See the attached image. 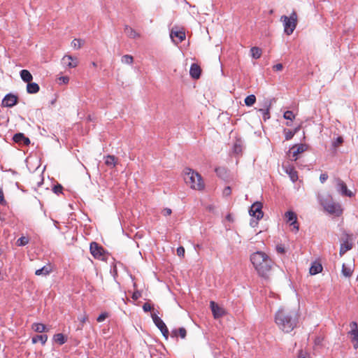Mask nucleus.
Returning a JSON list of instances; mask_svg holds the SVG:
<instances>
[{
    "label": "nucleus",
    "instance_id": "f257e3e1",
    "mask_svg": "<svg viewBox=\"0 0 358 358\" xmlns=\"http://www.w3.org/2000/svg\"><path fill=\"white\" fill-rule=\"evenodd\" d=\"M298 315L292 310L280 308L275 314V322L285 333L291 332L298 324Z\"/></svg>",
    "mask_w": 358,
    "mask_h": 358
},
{
    "label": "nucleus",
    "instance_id": "f03ea898",
    "mask_svg": "<svg viewBox=\"0 0 358 358\" xmlns=\"http://www.w3.org/2000/svg\"><path fill=\"white\" fill-rule=\"evenodd\" d=\"M250 261L259 276L268 278L273 262L266 253L260 251L254 252L250 256Z\"/></svg>",
    "mask_w": 358,
    "mask_h": 358
},
{
    "label": "nucleus",
    "instance_id": "7ed1b4c3",
    "mask_svg": "<svg viewBox=\"0 0 358 358\" xmlns=\"http://www.w3.org/2000/svg\"><path fill=\"white\" fill-rule=\"evenodd\" d=\"M184 180L192 189L201 191L205 188V183L202 176L190 168H185L183 171Z\"/></svg>",
    "mask_w": 358,
    "mask_h": 358
},
{
    "label": "nucleus",
    "instance_id": "20e7f679",
    "mask_svg": "<svg viewBox=\"0 0 358 358\" xmlns=\"http://www.w3.org/2000/svg\"><path fill=\"white\" fill-rule=\"evenodd\" d=\"M280 21L283 23L285 33L289 36L291 35L297 25V14L293 11L289 17L282 15L280 17Z\"/></svg>",
    "mask_w": 358,
    "mask_h": 358
},
{
    "label": "nucleus",
    "instance_id": "39448f33",
    "mask_svg": "<svg viewBox=\"0 0 358 358\" xmlns=\"http://www.w3.org/2000/svg\"><path fill=\"white\" fill-rule=\"evenodd\" d=\"M334 182L336 185L337 192L342 196L348 197L355 196L354 193L348 189L346 184L340 178H335Z\"/></svg>",
    "mask_w": 358,
    "mask_h": 358
},
{
    "label": "nucleus",
    "instance_id": "423d86ee",
    "mask_svg": "<svg viewBox=\"0 0 358 358\" xmlns=\"http://www.w3.org/2000/svg\"><path fill=\"white\" fill-rule=\"evenodd\" d=\"M263 204L259 201L255 202L250 207L249 210V213L250 216L256 217L257 220L262 219L264 216V213L262 211Z\"/></svg>",
    "mask_w": 358,
    "mask_h": 358
},
{
    "label": "nucleus",
    "instance_id": "0eeeda50",
    "mask_svg": "<svg viewBox=\"0 0 358 358\" xmlns=\"http://www.w3.org/2000/svg\"><path fill=\"white\" fill-rule=\"evenodd\" d=\"M90 250L92 255L99 259H103L104 256V249L102 246L96 242H92L90 246Z\"/></svg>",
    "mask_w": 358,
    "mask_h": 358
},
{
    "label": "nucleus",
    "instance_id": "6e6552de",
    "mask_svg": "<svg viewBox=\"0 0 358 358\" xmlns=\"http://www.w3.org/2000/svg\"><path fill=\"white\" fill-rule=\"evenodd\" d=\"M322 206L325 210H327L330 214L338 213L339 211H341V206L338 203H336L334 201H324L322 202Z\"/></svg>",
    "mask_w": 358,
    "mask_h": 358
},
{
    "label": "nucleus",
    "instance_id": "1a4fd4ad",
    "mask_svg": "<svg viewBox=\"0 0 358 358\" xmlns=\"http://www.w3.org/2000/svg\"><path fill=\"white\" fill-rule=\"evenodd\" d=\"M285 217L287 219V222H289L290 225L293 227L295 229V231L297 232L299 229V224L297 223V216L296 214L293 211H287L285 213Z\"/></svg>",
    "mask_w": 358,
    "mask_h": 358
},
{
    "label": "nucleus",
    "instance_id": "9d476101",
    "mask_svg": "<svg viewBox=\"0 0 358 358\" xmlns=\"http://www.w3.org/2000/svg\"><path fill=\"white\" fill-rule=\"evenodd\" d=\"M263 108H259L258 111L262 113L264 121H266L270 119V109L271 107V101L270 100H266L263 105Z\"/></svg>",
    "mask_w": 358,
    "mask_h": 358
},
{
    "label": "nucleus",
    "instance_id": "9b49d317",
    "mask_svg": "<svg viewBox=\"0 0 358 358\" xmlns=\"http://www.w3.org/2000/svg\"><path fill=\"white\" fill-rule=\"evenodd\" d=\"M308 145L303 143L294 145L290 149V152H292V157L294 158V160L296 161L298 159L297 155L306 151L308 150Z\"/></svg>",
    "mask_w": 358,
    "mask_h": 358
},
{
    "label": "nucleus",
    "instance_id": "f8f14e48",
    "mask_svg": "<svg viewBox=\"0 0 358 358\" xmlns=\"http://www.w3.org/2000/svg\"><path fill=\"white\" fill-rule=\"evenodd\" d=\"M17 99L18 98L17 96L12 94H8L3 98L2 105L5 107L11 108L17 104Z\"/></svg>",
    "mask_w": 358,
    "mask_h": 358
},
{
    "label": "nucleus",
    "instance_id": "ddd939ff",
    "mask_svg": "<svg viewBox=\"0 0 358 358\" xmlns=\"http://www.w3.org/2000/svg\"><path fill=\"white\" fill-rule=\"evenodd\" d=\"M210 307L215 319L222 317L225 313L224 310L213 301L210 302Z\"/></svg>",
    "mask_w": 358,
    "mask_h": 358
},
{
    "label": "nucleus",
    "instance_id": "4468645a",
    "mask_svg": "<svg viewBox=\"0 0 358 358\" xmlns=\"http://www.w3.org/2000/svg\"><path fill=\"white\" fill-rule=\"evenodd\" d=\"M62 62L64 65L70 69L76 68L78 64V59L71 55H64L62 59Z\"/></svg>",
    "mask_w": 358,
    "mask_h": 358
},
{
    "label": "nucleus",
    "instance_id": "2eb2a0df",
    "mask_svg": "<svg viewBox=\"0 0 358 358\" xmlns=\"http://www.w3.org/2000/svg\"><path fill=\"white\" fill-rule=\"evenodd\" d=\"M282 168L285 172L289 175L291 180L292 182H296L298 180V174L297 171L295 170L294 167L290 164H283Z\"/></svg>",
    "mask_w": 358,
    "mask_h": 358
},
{
    "label": "nucleus",
    "instance_id": "dca6fc26",
    "mask_svg": "<svg viewBox=\"0 0 358 358\" xmlns=\"http://www.w3.org/2000/svg\"><path fill=\"white\" fill-rule=\"evenodd\" d=\"M13 140L17 143L23 144L24 145H29L30 144L29 138L26 137L22 133L15 134L13 137Z\"/></svg>",
    "mask_w": 358,
    "mask_h": 358
},
{
    "label": "nucleus",
    "instance_id": "f3484780",
    "mask_svg": "<svg viewBox=\"0 0 358 358\" xmlns=\"http://www.w3.org/2000/svg\"><path fill=\"white\" fill-rule=\"evenodd\" d=\"M159 311L156 310V312H153L151 313V317L153 320V322L157 326V327L159 330H162L167 327L165 324V323L163 322V320L159 317H158L157 314H159Z\"/></svg>",
    "mask_w": 358,
    "mask_h": 358
},
{
    "label": "nucleus",
    "instance_id": "a211bd4d",
    "mask_svg": "<svg viewBox=\"0 0 358 358\" xmlns=\"http://www.w3.org/2000/svg\"><path fill=\"white\" fill-rule=\"evenodd\" d=\"M201 68L197 64H192L190 66L189 74L194 79H199L201 76Z\"/></svg>",
    "mask_w": 358,
    "mask_h": 358
},
{
    "label": "nucleus",
    "instance_id": "6ab92c4d",
    "mask_svg": "<svg viewBox=\"0 0 358 358\" xmlns=\"http://www.w3.org/2000/svg\"><path fill=\"white\" fill-rule=\"evenodd\" d=\"M171 336L173 338H178L180 336L181 338L184 339L187 336V331L184 327L174 329L171 331Z\"/></svg>",
    "mask_w": 358,
    "mask_h": 358
},
{
    "label": "nucleus",
    "instance_id": "aec40b11",
    "mask_svg": "<svg viewBox=\"0 0 358 358\" xmlns=\"http://www.w3.org/2000/svg\"><path fill=\"white\" fill-rule=\"evenodd\" d=\"M52 270V268L51 264H47L42 267L41 268L37 269L35 271V275L46 276L51 273Z\"/></svg>",
    "mask_w": 358,
    "mask_h": 358
},
{
    "label": "nucleus",
    "instance_id": "412c9836",
    "mask_svg": "<svg viewBox=\"0 0 358 358\" xmlns=\"http://www.w3.org/2000/svg\"><path fill=\"white\" fill-rule=\"evenodd\" d=\"M124 32L130 38H137L140 37V34L128 25L124 26Z\"/></svg>",
    "mask_w": 358,
    "mask_h": 358
},
{
    "label": "nucleus",
    "instance_id": "4be33fe9",
    "mask_svg": "<svg viewBox=\"0 0 358 358\" xmlns=\"http://www.w3.org/2000/svg\"><path fill=\"white\" fill-rule=\"evenodd\" d=\"M322 271V266L320 263L314 262L309 270V273L310 275H316Z\"/></svg>",
    "mask_w": 358,
    "mask_h": 358
},
{
    "label": "nucleus",
    "instance_id": "5701e85b",
    "mask_svg": "<svg viewBox=\"0 0 358 358\" xmlns=\"http://www.w3.org/2000/svg\"><path fill=\"white\" fill-rule=\"evenodd\" d=\"M40 87L36 83H27V92L28 94H36L39 92Z\"/></svg>",
    "mask_w": 358,
    "mask_h": 358
},
{
    "label": "nucleus",
    "instance_id": "b1692460",
    "mask_svg": "<svg viewBox=\"0 0 358 358\" xmlns=\"http://www.w3.org/2000/svg\"><path fill=\"white\" fill-rule=\"evenodd\" d=\"M171 37L173 39L175 37L178 38L176 43H181L185 38V33L182 31H172Z\"/></svg>",
    "mask_w": 358,
    "mask_h": 358
},
{
    "label": "nucleus",
    "instance_id": "393cba45",
    "mask_svg": "<svg viewBox=\"0 0 358 358\" xmlns=\"http://www.w3.org/2000/svg\"><path fill=\"white\" fill-rule=\"evenodd\" d=\"M21 79L25 83H29L32 80L33 76L31 73L26 69H22L20 72Z\"/></svg>",
    "mask_w": 358,
    "mask_h": 358
},
{
    "label": "nucleus",
    "instance_id": "a878e982",
    "mask_svg": "<svg viewBox=\"0 0 358 358\" xmlns=\"http://www.w3.org/2000/svg\"><path fill=\"white\" fill-rule=\"evenodd\" d=\"M48 340V336L46 334L36 335L32 337L31 341L34 344L41 342L44 345Z\"/></svg>",
    "mask_w": 358,
    "mask_h": 358
},
{
    "label": "nucleus",
    "instance_id": "bb28decb",
    "mask_svg": "<svg viewBox=\"0 0 358 358\" xmlns=\"http://www.w3.org/2000/svg\"><path fill=\"white\" fill-rule=\"evenodd\" d=\"M105 164L108 166L115 167L117 164V158L114 155H107L105 157Z\"/></svg>",
    "mask_w": 358,
    "mask_h": 358
},
{
    "label": "nucleus",
    "instance_id": "cd10ccee",
    "mask_svg": "<svg viewBox=\"0 0 358 358\" xmlns=\"http://www.w3.org/2000/svg\"><path fill=\"white\" fill-rule=\"evenodd\" d=\"M352 248V243L345 241L341 245L339 255L340 256H343L347 251L351 250Z\"/></svg>",
    "mask_w": 358,
    "mask_h": 358
},
{
    "label": "nucleus",
    "instance_id": "c85d7f7f",
    "mask_svg": "<svg viewBox=\"0 0 358 358\" xmlns=\"http://www.w3.org/2000/svg\"><path fill=\"white\" fill-rule=\"evenodd\" d=\"M32 329L38 333H43L46 331V327L41 323H34L32 325Z\"/></svg>",
    "mask_w": 358,
    "mask_h": 358
},
{
    "label": "nucleus",
    "instance_id": "c756f323",
    "mask_svg": "<svg viewBox=\"0 0 358 358\" xmlns=\"http://www.w3.org/2000/svg\"><path fill=\"white\" fill-rule=\"evenodd\" d=\"M54 340L59 345H63L66 342V338L63 334L59 333L54 336Z\"/></svg>",
    "mask_w": 358,
    "mask_h": 358
},
{
    "label": "nucleus",
    "instance_id": "7c9ffc66",
    "mask_svg": "<svg viewBox=\"0 0 358 358\" xmlns=\"http://www.w3.org/2000/svg\"><path fill=\"white\" fill-rule=\"evenodd\" d=\"M252 57L255 59H259L262 56V50L258 47H252L250 49Z\"/></svg>",
    "mask_w": 358,
    "mask_h": 358
},
{
    "label": "nucleus",
    "instance_id": "2f4dec72",
    "mask_svg": "<svg viewBox=\"0 0 358 358\" xmlns=\"http://www.w3.org/2000/svg\"><path fill=\"white\" fill-rule=\"evenodd\" d=\"M351 336V342L355 349H358V331L354 333H348Z\"/></svg>",
    "mask_w": 358,
    "mask_h": 358
},
{
    "label": "nucleus",
    "instance_id": "473e14b6",
    "mask_svg": "<svg viewBox=\"0 0 358 358\" xmlns=\"http://www.w3.org/2000/svg\"><path fill=\"white\" fill-rule=\"evenodd\" d=\"M244 101L247 106H252L256 101V96L254 94H250L246 96Z\"/></svg>",
    "mask_w": 358,
    "mask_h": 358
},
{
    "label": "nucleus",
    "instance_id": "72a5a7b5",
    "mask_svg": "<svg viewBox=\"0 0 358 358\" xmlns=\"http://www.w3.org/2000/svg\"><path fill=\"white\" fill-rule=\"evenodd\" d=\"M121 61L124 64H131L134 62V58L131 55H124L122 57Z\"/></svg>",
    "mask_w": 358,
    "mask_h": 358
},
{
    "label": "nucleus",
    "instance_id": "f704fd0d",
    "mask_svg": "<svg viewBox=\"0 0 358 358\" xmlns=\"http://www.w3.org/2000/svg\"><path fill=\"white\" fill-rule=\"evenodd\" d=\"M29 239L28 237L22 236L17 239L16 244L17 246H24L29 243Z\"/></svg>",
    "mask_w": 358,
    "mask_h": 358
},
{
    "label": "nucleus",
    "instance_id": "c9c22d12",
    "mask_svg": "<svg viewBox=\"0 0 358 358\" xmlns=\"http://www.w3.org/2000/svg\"><path fill=\"white\" fill-rule=\"evenodd\" d=\"M285 138L286 141L291 140L294 136V131L285 129H284Z\"/></svg>",
    "mask_w": 358,
    "mask_h": 358
},
{
    "label": "nucleus",
    "instance_id": "e433bc0d",
    "mask_svg": "<svg viewBox=\"0 0 358 358\" xmlns=\"http://www.w3.org/2000/svg\"><path fill=\"white\" fill-rule=\"evenodd\" d=\"M63 187L62 185L57 183V185H54L52 187V192L56 194L57 195H59L60 194H62Z\"/></svg>",
    "mask_w": 358,
    "mask_h": 358
},
{
    "label": "nucleus",
    "instance_id": "4c0bfd02",
    "mask_svg": "<svg viewBox=\"0 0 358 358\" xmlns=\"http://www.w3.org/2000/svg\"><path fill=\"white\" fill-rule=\"evenodd\" d=\"M283 117L286 120H293L295 118V115L291 110H287L284 113Z\"/></svg>",
    "mask_w": 358,
    "mask_h": 358
},
{
    "label": "nucleus",
    "instance_id": "58836bf2",
    "mask_svg": "<svg viewBox=\"0 0 358 358\" xmlns=\"http://www.w3.org/2000/svg\"><path fill=\"white\" fill-rule=\"evenodd\" d=\"M143 310L144 312H146V313L149 312V311H151L152 310H153V312H156L154 310L152 306L150 303H148V302H146V303H145L143 305Z\"/></svg>",
    "mask_w": 358,
    "mask_h": 358
},
{
    "label": "nucleus",
    "instance_id": "ea45409f",
    "mask_svg": "<svg viewBox=\"0 0 358 358\" xmlns=\"http://www.w3.org/2000/svg\"><path fill=\"white\" fill-rule=\"evenodd\" d=\"M350 331L348 333H354L358 331V324L357 322H351L350 323Z\"/></svg>",
    "mask_w": 358,
    "mask_h": 358
},
{
    "label": "nucleus",
    "instance_id": "a19ab883",
    "mask_svg": "<svg viewBox=\"0 0 358 358\" xmlns=\"http://www.w3.org/2000/svg\"><path fill=\"white\" fill-rule=\"evenodd\" d=\"M342 273L345 277H350L352 275L351 269L346 268L345 264L343 265Z\"/></svg>",
    "mask_w": 358,
    "mask_h": 358
},
{
    "label": "nucleus",
    "instance_id": "79ce46f5",
    "mask_svg": "<svg viewBox=\"0 0 358 358\" xmlns=\"http://www.w3.org/2000/svg\"><path fill=\"white\" fill-rule=\"evenodd\" d=\"M343 142V138L342 136L337 137L332 143V145L334 148L339 146Z\"/></svg>",
    "mask_w": 358,
    "mask_h": 358
},
{
    "label": "nucleus",
    "instance_id": "37998d69",
    "mask_svg": "<svg viewBox=\"0 0 358 358\" xmlns=\"http://www.w3.org/2000/svg\"><path fill=\"white\" fill-rule=\"evenodd\" d=\"M71 45L74 48H80L81 46H82V41L80 39H76L75 38L74 40H73V41L71 42Z\"/></svg>",
    "mask_w": 358,
    "mask_h": 358
},
{
    "label": "nucleus",
    "instance_id": "c03bdc74",
    "mask_svg": "<svg viewBox=\"0 0 358 358\" xmlns=\"http://www.w3.org/2000/svg\"><path fill=\"white\" fill-rule=\"evenodd\" d=\"M108 317V313H106V312L102 313L101 314H100L98 316L96 321L98 322H101L104 321Z\"/></svg>",
    "mask_w": 358,
    "mask_h": 358
},
{
    "label": "nucleus",
    "instance_id": "a18cd8bd",
    "mask_svg": "<svg viewBox=\"0 0 358 358\" xmlns=\"http://www.w3.org/2000/svg\"><path fill=\"white\" fill-rule=\"evenodd\" d=\"M0 204L2 206L6 205V201L4 199L3 192L1 187H0Z\"/></svg>",
    "mask_w": 358,
    "mask_h": 358
},
{
    "label": "nucleus",
    "instance_id": "49530a36",
    "mask_svg": "<svg viewBox=\"0 0 358 358\" xmlns=\"http://www.w3.org/2000/svg\"><path fill=\"white\" fill-rule=\"evenodd\" d=\"M177 255L179 257H183L185 255V248L182 246H180L177 248Z\"/></svg>",
    "mask_w": 358,
    "mask_h": 358
},
{
    "label": "nucleus",
    "instance_id": "de8ad7c7",
    "mask_svg": "<svg viewBox=\"0 0 358 358\" xmlns=\"http://www.w3.org/2000/svg\"><path fill=\"white\" fill-rule=\"evenodd\" d=\"M160 331L162 332L163 336L164 337V338L166 340H168L169 338V329L167 327L160 330Z\"/></svg>",
    "mask_w": 358,
    "mask_h": 358
},
{
    "label": "nucleus",
    "instance_id": "09e8293b",
    "mask_svg": "<svg viewBox=\"0 0 358 358\" xmlns=\"http://www.w3.org/2000/svg\"><path fill=\"white\" fill-rule=\"evenodd\" d=\"M231 189L229 186L226 187L223 190V194L224 196H228L231 194Z\"/></svg>",
    "mask_w": 358,
    "mask_h": 358
},
{
    "label": "nucleus",
    "instance_id": "8fccbe9b",
    "mask_svg": "<svg viewBox=\"0 0 358 358\" xmlns=\"http://www.w3.org/2000/svg\"><path fill=\"white\" fill-rule=\"evenodd\" d=\"M276 250L278 253H280V254H284L285 252V248L282 245H277Z\"/></svg>",
    "mask_w": 358,
    "mask_h": 358
},
{
    "label": "nucleus",
    "instance_id": "3c124183",
    "mask_svg": "<svg viewBox=\"0 0 358 358\" xmlns=\"http://www.w3.org/2000/svg\"><path fill=\"white\" fill-rule=\"evenodd\" d=\"M328 179V175L327 173H322L320 176V180L322 183H324Z\"/></svg>",
    "mask_w": 358,
    "mask_h": 358
},
{
    "label": "nucleus",
    "instance_id": "603ef678",
    "mask_svg": "<svg viewBox=\"0 0 358 358\" xmlns=\"http://www.w3.org/2000/svg\"><path fill=\"white\" fill-rule=\"evenodd\" d=\"M283 66L282 64H277L273 66V69L275 71H280L282 69Z\"/></svg>",
    "mask_w": 358,
    "mask_h": 358
},
{
    "label": "nucleus",
    "instance_id": "864d4df0",
    "mask_svg": "<svg viewBox=\"0 0 358 358\" xmlns=\"http://www.w3.org/2000/svg\"><path fill=\"white\" fill-rule=\"evenodd\" d=\"M172 211L171 208H166L163 210L162 213L164 216H169L171 214Z\"/></svg>",
    "mask_w": 358,
    "mask_h": 358
},
{
    "label": "nucleus",
    "instance_id": "5fc2aeb1",
    "mask_svg": "<svg viewBox=\"0 0 358 358\" xmlns=\"http://www.w3.org/2000/svg\"><path fill=\"white\" fill-rule=\"evenodd\" d=\"M141 294L140 292H139V291H136V292H134L133 293V294H132V296H131V297H132V299H133L134 300H137L138 298H140V297H141Z\"/></svg>",
    "mask_w": 358,
    "mask_h": 358
},
{
    "label": "nucleus",
    "instance_id": "6e6d98bb",
    "mask_svg": "<svg viewBox=\"0 0 358 358\" xmlns=\"http://www.w3.org/2000/svg\"><path fill=\"white\" fill-rule=\"evenodd\" d=\"M298 358H309V356L302 350H300L298 355Z\"/></svg>",
    "mask_w": 358,
    "mask_h": 358
},
{
    "label": "nucleus",
    "instance_id": "4d7b16f0",
    "mask_svg": "<svg viewBox=\"0 0 358 358\" xmlns=\"http://www.w3.org/2000/svg\"><path fill=\"white\" fill-rule=\"evenodd\" d=\"M215 171L218 176H220L222 172L226 171L225 169L222 167L216 168Z\"/></svg>",
    "mask_w": 358,
    "mask_h": 358
},
{
    "label": "nucleus",
    "instance_id": "13d9d810",
    "mask_svg": "<svg viewBox=\"0 0 358 358\" xmlns=\"http://www.w3.org/2000/svg\"><path fill=\"white\" fill-rule=\"evenodd\" d=\"M59 80L62 81L63 83L66 84L69 81V78L67 76H62L59 78Z\"/></svg>",
    "mask_w": 358,
    "mask_h": 358
},
{
    "label": "nucleus",
    "instance_id": "bf43d9fd",
    "mask_svg": "<svg viewBox=\"0 0 358 358\" xmlns=\"http://www.w3.org/2000/svg\"><path fill=\"white\" fill-rule=\"evenodd\" d=\"M87 320V317L86 315H83L82 317L80 318V321L82 323H85Z\"/></svg>",
    "mask_w": 358,
    "mask_h": 358
},
{
    "label": "nucleus",
    "instance_id": "052dcab7",
    "mask_svg": "<svg viewBox=\"0 0 358 358\" xmlns=\"http://www.w3.org/2000/svg\"><path fill=\"white\" fill-rule=\"evenodd\" d=\"M241 150V146L238 145L237 144L234 145V151L237 152L238 151Z\"/></svg>",
    "mask_w": 358,
    "mask_h": 358
},
{
    "label": "nucleus",
    "instance_id": "680f3d73",
    "mask_svg": "<svg viewBox=\"0 0 358 358\" xmlns=\"http://www.w3.org/2000/svg\"><path fill=\"white\" fill-rule=\"evenodd\" d=\"M300 130V126L296 127L292 131H294V135Z\"/></svg>",
    "mask_w": 358,
    "mask_h": 358
},
{
    "label": "nucleus",
    "instance_id": "e2e57ef3",
    "mask_svg": "<svg viewBox=\"0 0 358 358\" xmlns=\"http://www.w3.org/2000/svg\"><path fill=\"white\" fill-rule=\"evenodd\" d=\"M92 66H94V67H96V64L95 62H94L92 63Z\"/></svg>",
    "mask_w": 358,
    "mask_h": 358
},
{
    "label": "nucleus",
    "instance_id": "0e129e2a",
    "mask_svg": "<svg viewBox=\"0 0 358 358\" xmlns=\"http://www.w3.org/2000/svg\"><path fill=\"white\" fill-rule=\"evenodd\" d=\"M1 253H2V250H1V249L0 248V255H1Z\"/></svg>",
    "mask_w": 358,
    "mask_h": 358
}]
</instances>
